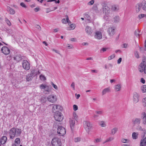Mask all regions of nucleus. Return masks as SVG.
Here are the masks:
<instances>
[{"label": "nucleus", "mask_w": 146, "mask_h": 146, "mask_svg": "<svg viewBox=\"0 0 146 146\" xmlns=\"http://www.w3.org/2000/svg\"><path fill=\"white\" fill-rule=\"evenodd\" d=\"M143 105L145 107L146 106V98H143L142 100Z\"/></svg>", "instance_id": "39"}, {"label": "nucleus", "mask_w": 146, "mask_h": 146, "mask_svg": "<svg viewBox=\"0 0 146 146\" xmlns=\"http://www.w3.org/2000/svg\"><path fill=\"white\" fill-rule=\"evenodd\" d=\"M119 7L118 5H114L111 7V9L113 11H116L119 10Z\"/></svg>", "instance_id": "23"}, {"label": "nucleus", "mask_w": 146, "mask_h": 146, "mask_svg": "<svg viewBox=\"0 0 146 146\" xmlns=\"http://www.w3.org/2000/svg\"><path fill=\"white\" fill-rule=\"evenodd\" d=\"M54 117L55 120L58 121H61L63 119L62 114L60 111H57L54 114Z\"/></svg>", "instance_id": "3"}, {"label": "nucleus", "mask_w": 146, "mask_h": 146, "mask_svg": "<svg viewBox=\"0 0 146 146\" xmlns=\"http://www.w3.org/2000/svg\"><path fill=\"white\" fill-rule=\"evenodd\" d=\"M7 138L5 136H3L1 138L0 140V146L1 145L4 144L7 141Z\"/></svg>", "instance_id": "14"}, {"label": "nucleus", "mask_w": 146, "mask_h": 146, "mask_svg": "<svg viewBox=\"0 0 146 146\" xmlns=\"http://www.w3.org/2000/svg\"><path fill=\"white\" fill-rule=\"evenodd\" d=\"M141 90L143 93L146 92V85H143L141 87Z\"/></svg>", "instance_id": "35"}, {"label": "nucleus", "mask_w": 146, "mask_h": 146, "mask_svg": "<svg viewBox=\"0 0 146 146\" xmlns=\"http://www.w3.org/2000/svg\"><path fill=\"white\" fill-rule=\"evenodd\" d=\"M62 22L63 23H67L66 20L65 19H64L62 20Z\"/></svg>", "instance_id": "64"}, {"label": "nucleus", "mask_w": 146, "mask_h": 146, "mask_svg": "<svg viewBox=\"0 0 146 146\" xmlns=\"http://www.w3.org/2000/svg\"><path fill=\"white\" fill-rule=\"evenodd\" d=\"M5 21L6 23L8 24V25L9 26H11V23L10 21L8 19L6 18Z\"/></svg>", "instance_id": "40"}, {"label": "nucleus", "mask_w": 146, "mask_h": 146, "mask_svg": "<svg viewBox=\"0 0 146 146\" xmlns=\"http://www.w3.org/2000/svg\"><path fill=\"white\" fill-rule=\"evenodd\" d=\"M29 74L31 75V76H34L37 75V73H36V70L35 69L32 70L31 72Z\"/></svg>", "instance_id": "28"}, {"label": "nucleus", "mask_w": 146, "mask_h": 146, "mask_svg": "<svg viewBox=\"0 0 146 146\" xmlns=\"http://www.w3.org/2000/svg\"><path fill=\"white\" fill-rule=\"evenodd\" d=\"M66 22L68 23V24H70L71 22L70 21L68 17V15H66Z\"/></svg>", "instance_id": "50"}, {"label": "nucleus", "mask_w": 146, "mask_h": 146, "mask_svg": "<svg viewBox=\"0 0 146 146\" xmlns=\"http://www.w3.org/2000/svg\"><path fill=\"white\" fill-rule=\"evenodd\" d=\"M47 99L48 101L52 103L55 102L57 100L56 97L52 95L49 96L47 97Z\"/></svg>", "instance_id": "12"}, {"label": "nucleus", "mask_w": 146, "mask_h": 146, "mask_svg": "<svg viewBox=\"0 0 146 146\" xmlns=\"http://www.w3.org/2000/svg\"><path fill=\"white\" fill-rule=\"evenodd\" d=\"M140 146H145L146 145V137L143 140H141L140 142Z\"/></svg>", "instance_id": "26"}, {"label": "nucleus", "mask_w": 146, "mask_h": 146, "mask_svg": "<svg viewBox=\"0 0 146 146\" xmlns=\"http://www.w3.org/2000/svg\"><path fill=\"white\" fill-rule=\"evenodd\" d=\"M139 70L140 72L143 71L145 74H146V62L145 60H143L139 67Z\"/></svg>", "instance_id": "2"}, {"label": "nucleus", "mask_w": 146, "mask_h": 146, "mask_svg": "<svg viewBox=\"0 0 146 146\" xmlns=\"http://www.w3.org/2000/svg\"><path fill=\"white\" fill-rule=\"evenodd\" d=\"M99 124L101 127H104L106 126V125L105 121H101L99 122Z\"/></svg>", "instance_id": "34"}, {"label": "nucleus", "mask_w": 146, "mask_h": 146, "mask_svg": "<svg viewBox=\"0 0 146 146\" xmlns=\"http://www.w3.org/2000/svg\"><path fill=\"white\" fill-rule=\"evenodd\" d=\"M22 64L23 68L25 70H28L30 69V64L27 60H23Z\"/></svg>", "instance_id": "7"}, {"label": "nucleus", "mask_w": 146, "mask_h": 146, "mask_svg": "<svg viewBox=\"0 0 146 146\" xmlns=\"http://www.w3.org/2000/svg\"><path fill=\"white\" fill-rule=\"evenodd\" d=\"M57 132L60 136H62L65 134L66 130L63 127L59 126L57 129Z\"/></svg>", "instance_id": "6"}, {"label": "nucleus", "mask_w": 146, "mask_h": 146, "mask_svg": "<svg viewBox=\"0 0 146 146\" xmlns=\"http://www.w3.org/2000/svg\"><path fill=\"white\" fill-rule=\"evenodd\" d=\"M121 141L122 142L124 143H128L129 141V140L126 139H122Z\"/></svg>", "instance_id": "37"}, {"label": "nucleus", "mask_w": 146, "mask_h": 146, "mask_svg": "<svg viewBox=\"0 0 146 146\" xmlns=\"http://www.w3.org/2000/svg\"><path fill=\"white\" fill-rule=\"evenodd\" d=\"M40 78L41 80L44 81L46 79L45 77L43 75H41L40 76Z\"/></svg>", "instance_id": "38"}, {"label": "nucleus", "mask_w": 146, "mask_h": 146, "mask_svg": "<svg viewBox=\"0 0 146 146\" xmlns=\"http://www.w3.org/2000/svg\"><path fill=\"white\" fill-rule=\"evenodd\" d=\"M78 109V106L76 105H74L73 106V110L74 111H76Z\"/></svg>", "instance_id": "52"}, {"label": "nucleus", "mask_w": 146, "mask_h": 146, "mask_svg": "<svg viewBox=\"0 0 146 146\" xmlns=\"http://www.w3.org/2000/svg\"><path fill=\"white\" fill-rule=\"evenodd\" d=\"M113 21L115 23H117L119 21V17L118 16H116L113 18Z\"/></svg>", "instance_id": "29"}, {"label": "nucleus", "mask_w": 146, "mask_h": 146, "mask_svg": "<svg viewBox=\"0 0 146 146\" xmlns=\"http://www.w3.org/2000/svg\"><path fill=\"white\" fill-rule=\"evenodd\" d=\"M135 55L136 58H139L138 53L137 52H136L135 54Z\"/></svg>", "instance_id": "60"}, {"label": "nucleus", "mask_w": 146, "mask_h": 146, "mask_svg": "<svg viewBox=\"0 0 146 146\" xmlns=\"http://www.w3.org/2000/svg\"><path fill=\"white\" fill-rule=\"evenodd\" d=\"M69 122L70 128L72 130L73 128L72 127H73L74 126L75 123V120L74 119H70Z\"/></svg>", "instance_id": "20"}, {"label": "nucleus", "mask_w": 146, "mask_h": 146, "mask_svg": "<svg viewBox=\"0 0 146 146\" xmlns=\"http://www.w3.org/2000/svg\"><path fill=\"white\" fill-rule=\"evenodd\" d=\"M141 7H142V9L146 11V1H143L141 3Z\"/></svg>", "instance_id": "22"}, {"label": "nucleus", "mask_w": 146, "mask_h": 146, "mask_svg": "<svg viewBox=\"0 0 146 146\" xmlns=\"http://www.w3.org/2000/svg\"><path fill=\"white\" fill-rule=\"evenodd\" d=\"M121 86L120 84H118L115 86V89L116 91H118L120 90Z\"/></svg>", "instance_id": "31"}, {"label": "nucleus", "mask_w": 146, "mask_h": 146, "mask_svg": "<svg viewBox=\"0 0 146 146\" xmlns=\"http://www.w3.org/2000/svg\"><path fill=\"white\" fill-rule=\"evenodd\" d=\"M115 29L114 27L108 28V32L109 35L110 36H112L114 35Z\"/></svg>", "instance_id": "9"}, {"label": "nucleus", "mask_w": 146, "mask_h": 146, "mask_svg": "<svg viewBox=\"0 0 146 146\" xmlns=\"http://www.w3.org/2000/svg\"><path fill=\"white\" fill-rule=\"evenodd\" d=\"M20 5L22 6V7L25 8H26L27 7L25 4L23 2H22L21 3H20Z\"/></svg>", "instance_id": "56"}, {"label": "nucleus", "mask_w": 146, "mask_h": 146, "mask_svg": "<svg viewBox=\"0 0 146 146\" xmlns=\"http://www.w3.org/2000/svg\"><path fill=\"white\" fill-rule=\"evenodd\" d=\"M141 3H139L137 4L135 6L136 11L137 13L139 12L140 11L141 7Z\"/></svg>", "instance_id": "25"}, {"label": "nucleus", "mask_w": 146, "mask_h": 146, "mask_svg": "<svg viewBox=\"0 0 146 146\" xmlns=\"http://www.w3.org/2000/svg\"><path fill=\"white\" fill-rule=\"evenodd\" d=\"M108 49V48H102L100 50V52L102 53L103 52L106 51V50Z\"/></svg>", "instance_id": "41"}, {"label": "nucleus", "mask_w": 146, "mask_h": 146, "mask_svg": "<svg viewBox=\"0 0 146 146\" xmlns=\"http://www.w3.org/2000/svg\"><path fill=\"white\" fill-rule=\"evenodd\" d=\"M96 113L99 115H101L103 113V112L102 111H96Z\"/></svg>", "instance_id": "55"}, {"label": "nucleus", "mask_w": 146, "mask_h": 146, "mask_svg": "<svg viewBox=\"0 0 146 146\" xmlns=\"http://www.w3.org/2000/svg\"><path fill=\"white\" fill-rule=\"evenodd\" d=\"M7 11L10 12V14H11L13 15L15 13V11L9 7H7Z\"/></svg>", "instance_id": "24"}, {"label": "nucleus", "mask_w": 146, "mask_h": 146, "mask_svg": "<svg viewBox=\"0 0 146 146\" xmlns=\"http://www.w3.org/2000/svg\"><path fill=\"white\" fill-rule=\"evenodd\" d=\"M94 38L98 40L101 39L102 37V34L101 32L96 31L95 32Z\"/></svg>", "instance_id": "10"}, {"label": "nucleus", "mask_w": 146, "mask_h": 146, "mask_svg": "<svg viewBox=\"0 0 146 146\" xmlns=\"http://www.w3.org/2000/svg\"><path fill=\"white\" fill-rule=\"evenodd\" d=\"M138 133L134 132L132 134V137L133 139H136L138 137Z\"/></svg>", "instance_id": "32"}, {"label": "nucleus", "mask_w": 146, "mask_h": 146, "mask_svg": "<svg viewBox=\"0 0 146 146\" xmlns=\"http://www.w3.org/2000/svg\"><path fill=\"white\" fill-rule=\"evenodd\" d=\"M70 28L71 29H69V27H68L67 29V30H73V29H74L75 28V25L74 24H71L70 25Z\"/></svg>", "instance_id": "36"}, {"label": "nucleus", "mask_w": 146, "mask_h": 146, "mask_svg": "<svg viewBox=\"0 0 146 146\" xmlns=\"http://www.w3.org/2000/svg\"><path fill=\"white\" fill-rule=\"evenodd\" d=\"M114 137H110L109 138H108L105 141L103 142V143L104 144L105 143L108 142H110L112 141L114 139Z\"/></svg>", "instance_id": "33"}, {"label": "nucleus", "mask_w": 146, "mask_h": 146, "mask_svg": "<svg viewBox=\"0 0 146 146\" xmlns=\"http://www.w3.org/2000/svg\"><path fill=\"white\" fill-rule=\"evenodd\" d=\"M115 57V55L114 54L110 56H109L108 58V59L109 60H110L113 58H114Z\"/></svg>", "instance_id": "43"}, {"label": "nucleus", "mask_w": 146, "mask_h": 146, "mask_svg": "<svg viewBox=\"0 0 146 146\" xmlns=\"http://www.w3.org/2000/svg\"><path fill=\"white\" fill-rule=\"evenodd\" d=\"M136 129L138 130L143 131L144 133L143 134L145 135V129L142 128L139 125H138L136 127Z\"/></svg>", "instance_id": "21"}, {"label": "nucleus", "mask_w": 146, "mask_h": 146, "mask_svg": "<svg viewBox=\"0 0 146 146\" xmlns=\"http://www.w3.org/2000/svg\"><path fill=\"white\" fill-rule=\"evenodd\" d=\"M34 10L35 12H37L40 10V8L38 7H37L34 9Z\"/></svg>", "instance_id": "59"}, {"label": "nucleus", "mask_w": 146, "mask_h": 146, "mask_svg": "<svg viewBox=\"0 0 146 146\" xmlns=\"http://www.w3.org/2000/svg\"><path fill=\"white\" fill-rule=\"evenodd\" d=\"M139 17L140 19H141V18H143L144 17H145V14H141L139 15Z\"/></svg>", "instance_id": "48"}, {"label": "nucleus", "mask_w": 146, "mask_h": 146, "mask_svg": "<svg viewBox=\"0 0 146 146\" xmlns=\"http://www.w3.org/2000/svg\"><path fill=\"white\" fill-rule=\"evenodd\" d=\"M51 85H52L53 87L56 90H57L58 89V87L57 86L54 84L52 82H51Z\"/></svg>", "instance_id": "49"}, {"label": "nucleus", "mask_w": 146, "mask_h": 146, "mask_svg": "<svg viewBox=\"0 0 146 146\" xmlns=\"http://www.w3.org/2000/svg\"><path fill=\"white\" fill-rule=\"evenodd\" d=\"M84 123L85 129L88 132H89L90 129H91L92 127V126L90 124V122L85 121L84 122Z\"/></svg>", "instance_id": "8"}, {"label": "nucleus", "mask_w": 146, "mask_h": 146, "mask_svg": "<svg viewBox=\"0 0 146 146\" xmlns=\"http://www.w3.org/2000/svg\"><path fill=\"white\" fill-rule=\"evenodd\" d=\"M94 0H92L89 2L88 4L89 5H92L94 3Z\"/></svg>", "instance_id": "46"}, {"label": "nucleus", "mask_w": 146, "mask_h": 146, "mask_svg": "<svg viewBox=\"0 0 146 146\" xmlns=\"http://www.w3.org/2000/svg\"><path fill=\"white\" fill-rule=\"evenodd\" d=\"M81 138L80 137L76 138L74 139V141L75 142H79L80 141Z\"/></svg>", "instance_id": "47"}, {"label": "nucleus", "mask_w": 146, "mask_h": 146, "mask_svg": "<svg viewBox=\"0 0 146 146\" xmlns=\"http://www.w3.org/2000/svg\"><path fill=\"white\" fill-rule=\"evenodd\" d=\"M71 86L73 88L74 90H75V84L74 82H72L71 85Z\"/></svg>", "instance_id": "57"}, {"label": "nucleus", "mask_w": 146, "mask_h": 146, "mask_svg": "<svg viewBox=\"0 0 146 146\" xmlns=\"http://www.w3.org/2000/svg\"><path fill=\"white\" fill-rule=\"evenodd\" d=\"M133 101L135 103H137L139 101V96L138 94L136 92L134 93L133 96Z\"/></svg>", "instance_id": "15"}, {"label": "nucleus", "mask_w": 146, "mask_h": 146, "mask_svg": "<svg viewBox=\"0 0 146 146\" xmlns=\"http://www.w3.org/2000/svg\"><path fill=\"white\" fill-rule=\"evenodd\" d=\"M2 52L5 55H7L9 54L10 52L9 49L6 46H4L1 49Z\"/></svg>", "instance_id": "11"}, {"label": "nucleus", "mask_w": 146, "mask_h": 146, "mask_svg": "<svg viewBox=\"0 0 146 146\" xmlns=\"http://www.w3.org/2000/svg\"><path fill=\"white\" fill-rule=\"evenodd\" d=\"M51 143L53 146H61V145L60 139L57 137L53 138Z\"/></svg>", "instance_id": "4"}, {"label": "nucleus", "mask_w": 146, "mask_h": 146, "mask_svg": "<svg viewBox=\"0 0 146 146\" xmlns=\"http://www.w3.org/2000/svg\"><path fill=\"white\" fill-rule=\"evenodd\" d=\"M100 139L97 138L95 139L94 141V143H97L100 142Z\"/></svg>", "instance_id": "53"}, {"label": "nucleus", "mask_w": 146, "mask_h": 146, "mask_svg": "<svg viewBox=\"0 0 146 146\" xmlns=\"http://www.w3.org/2000/svg\"><path fill=\"white\" fill-rule=\"evenodd\" d=\"M22 58V56L19 54H17L14 57V60L17 62H19Z\"/></svg>", "instance_id": "19"}, {"label": "nucleus", "mask_w": 146, "mask_h": 146, "mask_svg": "<svg viewBox=\"0 0 146 146\" xmlns=\"http://www.w3.org/2000/svg\"><path fill=\"white\" fill-rule=\"evenodd\" d=\"M73 117L74 118V120H75V119L76 120L77 119V115L75 113H73Z\"/></svg>", "instance_id": "61"}, {"label": "nucleus", "mask_w": 146, "mask_h": 146, "mask_svg": "<svg viewBox=\"0 0 146 146\" xmlns=\"http://www.w3.org/2000/svg\"><path fill=\"white\" fill-rule=\"evenodd\" d=\"M122 58H119L117 60V63L120 64L121 62Z\"/></svg>", "instance_id": "62"}, {"label": "nucleus", "mask_w": 146, "mask_h": 146, "mask_svg": "<svg viewBox=\"0 0 146 146\" xmlns=\"http://www.w3.org/2000/svg\"><path fill=\"white\" fill-rule=\"evenodd\" d=\"M139 31L138 30L135 31V35L137 36L138 37L139 36Z\"/></svg>", "instance_id": "51"}, {"label": "nucleus", "mask_w": 146, "mask_h": 146, "mask_svg": "<svg viewBox=\"0 0 146 146\" xmlns=\"http://www.w3.org/2000/svg\"><path fill=\"white\" fill-rule=\"evenodd\" d=\"M15 143L17 144H19L20 143V140L19 138H17L15 140Z\"/></svg>", "instance_id": "42"}, {"label": "nucleus", "mask_w": 146, "mask_h": 146, "mask_svg": "<svg viewBox=\"0 0 146 146\" xmlns=\"http://www.w3.org/2000/svg\"><path fill=\"white\" fill-rule=\"evenodd\" d=\"M67 47L68 49H71L73 48V46L72 45L68 46Z\"/></svg>", "instance_id": "63"}, {"label": "nucleus", "mask_w": 146, "mask_h": 146, "mask_svg": "<svg viewBox=\"0 0 146 146\" xmlns=\"http://www.w3.org/2000/svg\"><path fill=\"white\" fill-rule=\"evenodd\" d=\"M50 106L52 108L53 112H54V113L57 111H61L62 109V108L60 106H58L57 105H50Z\"/></svg>", "instance_id": "5"}, {"label": "nucleus", "mask_w": 146, "mask_h": 146, "mask_svg": "<svg viewBox=\"0 0 146 146\" xmlns=\"http://www.w3.org/2000/svg\"><path fill=\"white\" fill-rule=\"evenodd\" d=\"M111 92L110 88L109 87L104 89L102 92V95L106 94V93H109Z\"/></svg>", "instance_id": "17"}, {"label": "nucleus", "mask_w": 146, "mask_h": 146, "mask_svg": "<svg viewBox=\"0 0 146 146\" xmlns=\"http://www.w3.org/2000/svg\"><path fill=\"white\" fill-rule=\"evenodd\" d=\"M85 31L88 35H91L92 33V31L90 27L89 26H87L86 27Z\"/></svg>", "instance_id": "18"}, {"label": "nucleus", "mask_w": 146, "mask_h": 146, "mask_svg": "<svg viewBox=\"0 0 146 146\" xmlns=\"http://www.w3.org/2000/svg\"><path fill=\"white\" fill-rule=\"evenodd\" d=\"M103 11L105 12L106 14L108 15L110 13V10L109 7L107 6H105L103 8Z\"/></svg>", "instance_id": "16"}, {"label": "nucleus", "mask_w": 146, "mask_h": 146, "mask_svg": "<svg viewBox=\"0 0 146 146\" xmlns=\"http://www.w3.org/2000/svg\"><path fill=\"white\" fill-rule=\"evenodd\" d=\"M132 122L134 125L136 124L139 125L141 123V119L139 118H135L132 120Z\"/></svg>", "instance_id": "13"}, {"label": "nucleus", "mask_w": 146, "mask_h": 146, "mask_svg": "<svg viewBox=\"0 0 146 146\" xmlns=\"http://www.w3.org/2000/svg\"><path fill=\"white\" fill-rule=\"evenodd\" d=\"M117 128L116 127L114 128L111 129V134L112 135H113L117 132Z\"/></svg>", "instance_id": "30"}, {"label": "nucleus", "mask_w": 146, "mask_h": 146, "mask_svg": "<svg viewBox=\"0 0 146 146\" xmlns=\"http://www.w3.org/2000/svg\"><path fill=\"white\" fill-rule=\"evenodd\" d=\"M46 85H44L43 84H42L40 85V87L41 89H44L45 88Z\"/></svg>", "instance_id": "45"}, {"label": "nucleus", "mask_w": 146, "mask_h": 146, "mask_svg": "<svg viewBox=\"0 0 146 146\" xmlns=\"http://www.w3.org/2000/svg\"><path fill=\"white\" fill-rule=\"evenodd\" d=\"M26 78L27 81H29L32 80L33 76L30 74H29L26 75Z\"/></svg>", "instance_id": "27"}, {"label": "nucleus", "mask_w": 146, "mask_h": 146, "mask_svg": "<svg viewBox=\"0 0 146 146\" xmlns=\"http://www.w3.org/2000/svg\"><path fill=\"white\" fill-rule=\"evenodd\" d=\"M46 88L44 89V90L47 92H49L50 91V87L49 86H46Z\"/></svg>", "instance_id": "44"}, {"label": "nucleus", "mask_w": 146, "mask_h": 146, "mask_svg": "<svg viewBox=\"0 0 146 146\" xmlns=\"http://www.w3.org/2000/svg\"><path fill=\"white\" fill-rule=\"evenodd\" d=\"M92 9H93L95 11L97 10L98 9L97 6L96 5H94Z\"/></svg>", "instance_id": "58"}, {"label": "nucleus", "mask_w": 146, "mask_h": 146, "mask_svg": "<svg viewBox=\"0 0 146 146\" xmlns=\"http://www.w3.org/2000/svg\"><path fill=\"white\" fill-rule=\"evenodd\" d=\"M21 133V130L18 128L13 127L9 131L10 138L13 139L15 137H17L20 135Z\"/></svg>", "instance_id": "1"}, {"label": "nucleus", "mask_w": 146, "mask_h": 146, "mask_svg": "<svg viewBox=\"0 0 146 146\" xmlns=\"http://www.w3.org/2000/svg\"><path fill=\"white\" fill-rule=\"evenodd\" d=\"M143 123L145 124H146V115L145 116H144L143 117Z\"/></svg>", "instance_id": "54"}]
</instances>
